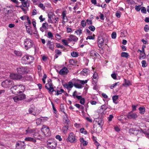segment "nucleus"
Returning <instances> with one entry per match:
<instances>
[{
	"mask_svg": "<svg viewBox=\"0 0 149 149\" xmlns=\"http://www.w3.org/2000/svg\"><path fill=\"white\" fill-rule=\"evenodd\" d=\"M34 60V58L32 56L26 55L22 58L21 63L23 64L29 65L33 63Z\"/></svg>",
	"mask_w": 149,
	"mask_h": 149,
	"instance_id": "obj_1",
	"label": "nucleus"
},
{
	"mask_svg": "<svg viewBox=\"0 0 149 149\" xmlns=\"http://www.w3.org/2000/svg\"><path fill=\"white\" fill-rule=\"evenodd\" d=\"M129 133L131 135H136L139 137L143 136V131L141 129L139 130L136 128H131L129 130Z\"/></svg>",
	"mask_w": 149,
	"mask_h": 149,
	"instance_id": "obj_2",
	"label": "nucleus"
},
{
	"mask_svg": "<svg viewBox=\"0 0 149 149\" xmlns=\"http://www.w3.org/2000/svg\"><path fill=\"white\" fill-rule=\"evenodd\" d=\"M24 48L26 50L30 49L34 45L33 41L29 38H27L24 40Z\"/></svg>",
	"mask_w": 149,
	"mask_h": 149,
	"instance_id": "obj_3",
	"label": "nucleus"
},
{
	"mask_svg": "<svg viewBox=\"0 0 149 149\" xmlns=\"http://www.w3.org/2000/svg\"><path fill=\"white\" fill-rule=\"evenodd\" d=\"M47 148L48 149H54L56 148L57 142L55 140L51 139L48 140L47 142Z\"/></svg>",
	"mask_w": 149,
	"mask_h": 149,
	"instance_id": "obj_4",
	"label": "nucleus"
},
{
	"mask_svg": "<svg viewBox=\"0 0 149 149\" xmlns=\"http://www.w3.org/2000/svg\"><path fill=\"white\" fill-rule=\"evenodd\" d=\"M1 85L4 88H9L14 85V82L10 79H6L2 82Z\"/></svg>",
	"mask_w": 149,
	"mask_h": 149,
	"instance_id": "obj_5",
	"label": "nucleus"
},
{
	"mask_svg": "<svg viewBox=\"0 0 149 149\" xmlns=\"http://www.w3.org/2000/svg\"><path fill=\"white\" fill-rule=\"evenodd\" d=\"M17 72L19 74H25L29 72L28 67L20 66L17 68Z\"/></svg>",
	"mask_w": 149,
	"mask_h": 149,
	"instance_id": "obj_6",
	"label": "nucleus"
},
{
	"mask_svg": "<svg viewBox=\"0 0 149 149\" xmlns=\"http://www.w3.org/2000/svg\"><path fill=\"white\" fill-rule=\"evenodd\" d=\"M67 142L71 143H76L77 142V139L75 138V136L72 132H70L69 134L68 138L66 139Z\"/></svg>",
	"mask_w": 149,
	"mask_h": 149,
	"instance_id": "obj_7",
	"label": "nucleus"
},
{
	"mask_svg": "<svg viewBox=\"0 0 149 149\" xmlns=\"http://www.w3.org/2000/svg\"><path fill=\"white\" fill-rule=\"evenodd\" d=\"M26 146V144L24 141H18L16 144L15 149H25Z\"/></svg>",
	"mask_w": 149,
	"mask_h": 149,
	"instance_id": "obj_8",
	"label": "nucleus"
},
{
	"mask_svg": "<svg viewBox=\"0 0 149 149\" xmlns=\"http://www.w3.org/2000/svg\"><path fill=\"white\" fill-rule=\"evenodd\" d=\"M41 130L46 136L48 137L51 135V132L48 127L46 126H43Z\"/></svg>",
	"mask_w": 149,
	"mask_h": 149,
	"instance_id": "obj_9",
	"label": "nucleus"
},
{
	"mask_svg": "<svg viewBox=\"0 0 149 149\" xmlns=\"http://www.w3.org/2000/svg\"><path fill=\"white\" fill-rule=\"evenodd\" d=\"M26 98V95L24 94L15 96L13 97V99L15 102H17L19 101L22 100Z\"/></svg>",
	"mask_w": 149,
	"mask_h": 149,
	"instance_id": "obj_10",
	"label": "nucleus"
},
{
	"mask_svg": "<svg viewBox=\"0 0 149 149\" xmlns=\"http://www.w3.org/2000/svg\"><path fill=\"white\" fill-rule=\"evenodd\" d=\"M108 41L107 39L106 40L104 39L102 36H99L98 37L97 40V42L98 44V47L100 48H101L103 45L104 41L107 43L106 42Z\"/></svg>",
	"mask_w": 149,
	"mask_h": 149,
	"instance_id": "obj_11",
	"label": "nucleus"
},
{
	"mask_svg": "<svg viewBox=\"0 0 149 149\" xmlns=\"http://www.w3.org/2000/svg\"><path fill=\"white\" fill-rule=\"evenodd\" d=\"M96 122H97L98 125L100 126V128H101V130H102V127L104 125V121L103 118L102 117H98L96 119V120H95Z\"/></svg>",
	"mask_w": 149,
	"mask_h": 149,
	"instance_id": "obj_12",
	"label": "nucleus"
},
{
	"mask_svg": "<svg viewBox=\"0 0 149 149\" xmlns=\"http://www.w3.org/2000/svg\"><path fill=\"white\" fill-rule=\"evenodd\" d=\"M10 77L11 79L14 80H18L22 78V76L21 75L15 73L10 74Z\"/></svg>",
	"mask_w": 149,
	"mask_h": 149,
	"instance_id": "obj_13",
	"label": "nucleus"
},
{
	"mask_svg": "<svg viewBox=\"0 0 149 149\" xmlns=\"http://www.w3.org/2000/svg\"><path fill=\"white\" fill-rule=\"evenodd\" d=\"M126 116L129 119H135L138 117L136 113H132V111L129 112L127 114Z\"/></svg>",
	"mask_w": 149,
	"mask_h": 149,
	"instance_id": "obj_14",
	"label": "nucleus"
},
{
	"mask_svg": "<svg viewBox=\"0 0 149 149\" xmlns=\"http://www.w3.org/2000/svg\"><path fill=\"white\" fill-rule=\"evenodd\" d=\"M68 72V68L66 67H64L60 70L59 73L61 75H66Z\"/></svg>",
	"mask_w": 149,
	"mask_h": 149,
	"instance_id": "obj_15",
	"label": "nucleus"
},
{
	"mask_svg": "<svg viewBox=\"0 0 149 149\" xmlns=\"http://www.w3.org/2000/svg\"><path fill=\"white\" fill-rule=\"evenodd\" d=\"M78 39V38L73 35H70L69 36V38H67V40L70 41L76 42Z\"/></svg>",
	"mask_w": 149,
	"mask_h": 149,
	"instance_id": "obj_16",
	"label": "nucleus"
},
{
	"mask_svg": "<svg viewBox=\"0 0 149 149\" xmlns=\"http://www.w3.org/2000/svg\"><path fill=\"white\" fill-rule=\"evenodd\" d=\"M47 45L48 46L49 49L52 51L54 50V45L53 42H51L50 40H48L47 44Z\"/></svg>",
	"mask_w": 149,
	"mask_h": 149,
	"instance_id": "obj_17",
	"label": "nucleus"
},
{
	"mask_svg": "<svg viewBox=\"0 0 149 149\" xmlns=\"http://www.w3.org/2000/svg\"><path fill=\"white\" fill-rule=\"evenodd\" d=\"M93 81L92 82H94L95 84L97 83L98 78V76L96 73H95L93 76Z\"/></svg>",
	"mask_w": 149,
	"mask_h": 149,
	"instance_id": "obj_18",
	"label": "nucleus"
},
{
	"mask_svg": "<svg viewBox=\"0 0 149 149\" xmlns=\"http://www.w3.org/2000/svg\"><path fill=\"white\" fill-rule=\"evenodd\" d=\"M90 72V70L89 69L87 68H84L83 70L81 72V74H82L84 76H86L89 74Z\"/></svg>",
	"mask_w": 149,
	"mask_h": 149,
	"instance_id": "obj_19",
	"label": "nucleus"
},
{
	"mask_svg": "<svg viewBox=\"0 0 149 149\" xmlns=\"http://www.w3.org/2000/svg\"><path fill=\"white\" fill-rule=\"evenodd\" d=\"M25 140L26 141H31L33 143H35L36 141V139L34 138L29 137H26Z\"/></svg>",
	"mask_w": 149,
	"mask_h": 149,
	"instance_id": "obj_20",
	"label": "nucleus"
},
{
	"mask_svg": "<svg viewBox=\"0 0 149 149\" xmlns=\"http://www.w3.org/2000/svg\"><path fill=\"white\" fill-rule=\"evenodd\" d=\"M68 126L67 125L63 126L62 128V131L64 134H66L68 132Z\"/></svg>",
	"mask_w": 149,
	"mask_h": 149,
	"instance_id": "obj_21",
	"label": "nucleus"
},
{
	"mask_svg": "<svg viewBox=\"0 0 149 149\" xmlns=\"http://www.w3.org/2000/svg\"><path fill=\"white\" fill-rule=\"evenodd\" d=\"M90 56L92 57H93V58H96V54H97V52L94 50H92L90 52Z\"/></svg>",
	"mask_w": 149,
	"mask_h": 149,
	"instance_id": "obj_22",
	"label": "nucleus"
},
{
	"mask_svg": "<svg viewBox=\"0 0 149 149\" xmlns=\"http://www.w3.org/2000/svg\"><path fill=\"white\" fill-rule=\"evenodd\" d=\"M14 53L16 55L18 56L21 57L22 55V52L20 51L15 50Z\"/></svg>",
	"mask_w": 149,
	"mask_h": 149,
	"instance_id": "obj_23",
	"label": "nucleus"
},
{
	"mask_svg": "<svg viewBox=\"0 0 149 149\" xmlns=\"http://www.w3.org/2000/svg\"><path fill=\"white\" fill-rule=\"evenodd\" d=\"M139 113L141 114H143L145 111V108L144 107H141L139 108Z\"/></svg>",
	"mask_w": 149,
	"mask_h": 149,
	"instance_id": "obj_24",
	"label": "nucleus"
},
{
	"mask_svg": "<svg viewBox=\"0 0 149 149\" xmlns=\"http://www.w3.org/2000/svg\"><path fill=\"white\" fill-rule=\"evenodd\" d=\"M124 82L125 83V84H123V85L124 86H125V85L129 86L132 85L131 83L130 80H127L125 79H124Z\"/></svg>",
	"mask_w": 149,
	"mask_h": 149,
	"instance_id": "obj_25",
	"label": "nucleus"
},
{
	"mask_svg": "<svg viewBox=\"0 0 149 149\" xmlns=\"http://www.w3.org/2000/svg\"><path fill=\"white\" fill-rule=\"evenodd\" d=\"M26 31L27 33L29 34L31 36L32 35V33L31 31V27L30 26H25Z\"/></svg>",
	"mask_w": 149,
	"mask_h": 149,
	"instance_id": "obj_26",
	"label": "nucleus"
},
{
	"mask_svg": "<svg viewBox=\"0 0 149 149\" xmlns=\"http://www.w3.org/2000/svg\"><path fill=\"white\" fill-rule=\"evenodd\" d=\"M40 136V135L38 132L34 133L33 134V136L34 138H35L36 140L37 139L40 140V138L38 137V136Z\"/></svg>",
	"mask_w": 149,
	"mask_h": 149,
	"instance_id": "obj_27",
	"label": "nucleus"
},
{
	"mask_svg": "<svg viewBox=\"0 0 149 149\" xmlns=\"http://www.w3.org/2000/svg\"><path fill=\"white\" fill-rule=\"evenodd\" d=\"M74 86L76 88L79 89L83 87L81 84L77 83H74Z\"/></svg>",
	"mask_w": 149,
	"mask_h": 149,
	"instance_id": "obj_28",
	"label": "nucleus"
},
{
	"mask_svg": "<svg viewBox=\"0 0 149 149\" xmlns=\"http://www.w3.org/2000/svg\"><path fill=\"white\" fill-rule=\"evenodd\" d=\"M121 56L123 57L127 58L129 56V54L128 53L123 52L121 54Z\"/></svg>",
	"mask_w": 149,
	"mask_h": 149,
	"instance_id": "obj_29",
	"label": "nucleus"
},
{
	"mask_svg": "<svg viewBox=\"0 0 149 149\" xmlns=\"http://www.w3.org/2000/svg\"><path fill=\"white\" fill-rule=\"evenodd\" d=\"M45 120H43V119H42L41 118H38L36 120V123L37 125H40L41 123L42 122V121H44Z\"/></svg>",
	"mask_w": 149,
	"mask_h": 149,
	"instance_id": "obj_30",
	"label": "nucleus"
},
{
	"mask_svg": "<svg viewBox=\"0 0 149 149\" xmlns=\"http://www.w3.org/2000/svg\"><path fill=\"white\" fill-rule=\"evenodd\" d=\"M27 1H24L21 2L22 6L24 7H27V8L29 6V4L27 5Z\"/></svg>",
	"mask_w": 149,
	"mask_h": 149,
	"instance_id": "obj_31",
	"label": "nucleus"
},
{
	"mask_svg": "<svg viewBox=\"0 0 149 149\" xmlns=\"http://www.w3.org/2000/svg\"><path fill=\"white\" fill-rule=\"evenodd\" d=\"M79 54L78 52H73L71 53V55L73 57H76L78 56Z\"/></svg>",
	"mask_w": 149,
	"mask_h": 149,
	"instance_id": "obj_32",
	"label": "nucleus"
},
{
	"mask_svg": "<svg viewBox=\"0 0 149 149\" xmlns=\"http://www.w3.org/2000/svg\"><path fill=\"white\" fill-rule=\"evenodd\" d=\"M34 110L35 109L33 108L30 107L29 108L28 111L29 113L30 114H31L33 115H35L36 114V113L34 114V113H33V112L34 111Z\"/></svg>",
	"mask_w": 149,
	"mask_h": 149,
	"instance_id": "obj_33",
	"label": "nucleus"
},
{
	"mask_svg": "<svg viewBox=\"0 0 149 149\" xmlns=\"http://www.w3.org/2000/svg\"><path fill=\"white\" fill-rule=\"evenodd\" d=\"M63 117V118L65 121V123L67 125H68V123L69 122L70 120L68 118V115L67 114V115Z\"/></svg>",
	"mask_w": 149,
	"mask_h": 149,
	"instance_id": "obj_34",
	"label": "nucleus"
},
{
	"mask_svg": "<svg viewBox=\"0 0 149 149\" xmlns=\"http://www.w3.org/2000/svg\"><path fill=\"white\" fill-rule=\"evenodd\" d=\"M53 15L54 16H55L54 13L52 12H49L48 14V17L49 19H50V21H52V20L51 19L52 18Z\"/></svg>",
	"mask_w": 149,
	"mask_h": 149,
	"instance_id": "obj_35",
	"label": "nucleus"
},
{
	"mask_svg": "<svg viewBox=\"0 0 149 149\" xmlns=\"http://www.w3.org/2000/svg\"><path fill=\"white\" fill-rule=\"evenodd\" d=\"M141 12L142 13L146 14L147 13L146 9L145 7H141Z\"/></svg>",
	"mask_w": 149,
	"mask_h": 149,
	"instance_id": "obj_36",
	"label": "nucleus"
},
{
	"mask_svg": "<svg viewBox=\"0 0 149 149\" xmlns=\"http://www.w3.org/2000/svg\"><path fill=\"white\" fill-rule=\"evenodd\" d=\"M18 86L20 87L21 89L22 90V91H19V93H22V92H23L25 89V86L22 84H19L18 85Z\"/></svg>",
	"mask_w": 149,
	"mask_h": 149,
	"instance_id": "obj_37",
	"label": "nucleus"
},
{
	"mask_svg": "<svg viewBox=\"0 0 149 149\" xmlns=\"http://www.w3.org/2000/svg\"><path fill=\"white\" fill-rule=\"evenodd\" d=\"M141 64L142 67L143 68H145L146 67L147 65L146 62L145 60L142 61H141Z\"/></svg>",
	"mask_w": 149,
	"mask_h": 149,
	"instance_id": "obj_38",
	"label": "nucleus"
},
{
	"mask_svg": "<svg viewBox=\"0 0 149 149\" xmlns=\"http://www.w3.org/2000/svg\"><path fill=\"white\" fill-rule=\"evenodd\" d=\"M51 104L52 105V109H53V110L54 111V113L55 114H56L57 112V111L54 107V104L53 103V102H51Z\"/></svg>",
	"mask_w": 149,
	"mask_h": 149,
	"instance_id": "obj_39",
	"label": "nucleus"
},
{
	"mask_svg": "<svg viewBox=\"0 0 149 149\" xmlns=\"http://www.w3.org/2000/svg\"><path fill=\"white\" fill-rule=\"evenodd\" d=\"M88 28L89 30L93 32L94 31L95 29L94 26L93 25L89 26L88 27Z\"/></svg>",
	"mask_w": 149,
	"mask_h": 149,
	"instance_id": "obj_40",
	"label": "nucleus"
},
{
	"mask_svg": "<svg viewBox=\"0 0 149 149\" xmlns=\"http://www.w3.org/2000/svg\"><path fill=\"white\" fill-rule=\"evenodd\" d=\"M107 109V107L106 105L104 104L101 106L100 109H102L103 111H105Z\"/></svg>",
	"mask_w": 149,
	"mask_h": 149,
	"instance_id": "obj_41",
	"label": "nucleus"
},
{
	"mask_svg": "<svg viewBox=\"0 0 149 149\" xmlns=\"http://www.w3.org/2000/svg\"><path fill=\"white\" fill-rule=\"evenodd\" d=\"M60 109L61 111L65 115H67V113L64 111L65 109L63 105L60 106Z\"/></svg>",
	"mask_w": 149,
	"mask_h": 149,
	"instance_id": "obj_42",
	"label": "nucleus"
},
{
	"mask_svg": "<svg viewBox=\"0 0 149 149\" xmlns=\"http://www.w3.org/2000/svg\"><path fill=\"white\" fill-rule=\"evenodd\" d=\"M92 84L94 85V86L93 88V89L94 90H95L96 91L98 90V86L97 85V83L95 84L94 82H92Z\"/></svg>",
	"mask_w": 149,
	"mask_h": 149,
	"instance_id": "obj_43",
	"label": "nucleus"
},
{
	"mask_svg": "<svg viewBox=\"0 0 149 149\" xmlns=\"http://www.w3.org/2000/svg\"><path fill=\"white\" fill-rule=\"evenodd\" d=\"M118 95H115L112 97V99L114 102L115 103V101L118 99Z\"/></svg>",
	"mask_w": 149,
	"mask_h": 149,
	"instance_id": "obj_44",
	"label": "nucleus"
},
{
	"mask_svg": "<svg viewBox=\"0 0 149 149\" xmlns=\"http://www.w3.org/2000/svg\"><path fill=\"white\" fill-rule=\"evenodd\" d=\"M80 132L81 133L86 134H87V132L84 128H81L80 130Z\"/></svg>",
	"mask_w": 149,
	"mask_h": 149,
	"instance_id": "obj_45",
	"label": "nucleus"
},
{
	"mask_svg": "<svg viewBox=\"0 0 149 149\" xmlns=\"http://www.w3.org/2000/svg\"><path fill=\"white\" fill-rule=\"evenodd\" d=\"M48 26V24L47 22H45L42 24V27L44 28L45 29H47V26Z\"/></svg>",
	"mask_w": 149,
	"mask_h": 149,
	"instance_id": "obj_46",
	"label": "nucleus"
},
{
	"mask_svg": "<svg viewBox=\"0 0 149 149\" xmlns=\"http://www.w3.org/2000/svg\"><path fill=\"white\" fill-rule=\"evenodd\" d=\"M17 86H18V85L15 86H13H13H11L10 87L11 90L13 92V91H15L17 89Z\"/></svg>",
	"mask_w": 149,
	"mask_h": 149,
	"instance_id": "obj_47",
	"label": "nucleus"
},
{
	"mask_svg": "<svg viewBox=\"0 0 149 149\" xmlns=\"http://www.w3.org/2000/svg\"><path fill=\"white\" fill-rule=\"evenodd\" d=\"M119 82H117L116 83H115L111 85L110 86V88L111 89H113L115 87V86H117L118 85H118H119Z\"/></svg>",
	"mask_w": 149,
	"mask_h": 149,
	"instance_id": "obj_48",
	"label": "nucleus"
},
{
	"mask_svg": "<svg viewBox=\"0 0 149 149\" xmlns=\"http://www.w3.org/2000/svg\"><path fill=\"white\" fill-rule=\"evenodd\" d=\"M81 26L84 28L86 26V22L85 20H82L81 21Z\"/></svg>",
	"mask_w": 149,
	"mask_h": 149,
	"instance_id": "obj_49",
	"label": "nucleus"
},
{
	"mask_svg": "<svg viewBox=\"0 0 149 149\" xmlns=\"http://www.w3.org/2000/svg\"><path fill=\"white\" fill-rule=\"evenodd\" d=\"M141 7L140 5H136L135 7V10L138 11H139L141 10Z\"/></svg>",
	"mask_w": 149,
	"mask_h": 149,
	"instance_id": "obj_50",
	"label": "nucleus"
},
{
	"mask_svg": "<svg viewBox=\"0 0 149 149\" xmlns=\"http://www.w3.org/2000/svg\"><path fill=\"white\" fill-rule=\"evenodd\" d=\"M111 38L112 39H115L116 37V32H113L111 34Z\"/></svg>",
	"mask_w": 149,
	"mask_h": 149,
	"instance_id": "obj_51",
	"label": "nucleus"
},
{
	"mask_svg": "<svg viewBox=\"0 0 149 149\" xmlns=\"http://www.w3.org/2000/svg\"><path fill=\"white\" fill-rule=\"evenodd\" d=\"M75 32L77 35H80L82 33V30L80 29L77 30Z\"/></svg>",
	"mask_w": 149,
	"mask_h": 149,
	"instance_id": "obj_52",
	"label": "nucleus"
},
{
	"mask_svg": "<svg viewBox=\"0 0 149 149\" xmlns=\"http://www.w3.org/2000/svg\"><path fill=\"white\" fill-rule=\"evenodd\" d=\"M26 131L27 133L31 134L34 132V130L32 129H28L26 130Z\"/></svg>",
	"mask_w": 149,
	"mask_h": 149,
	"instance_id": "obj_53",
	"label": "nucleus"
},
{
	"mask_svg": "<svg viewBox=\"0 0 149 149\" xmlns=\"http://www.w3.org/2000/svg\"><path fill=\"white\" fill-rule=\"evenodd\" d=\"M47 37L49 38H51L53 37L52 33L50 31L48 32L47 33Z\"/></svg>",
	"mask_w": 149,
	"mask_h": 149,
	"instance_id": "obj_54",
	"label": "nucleus"
},
{
	"mask_svg": "<svg viewBox=\"0 0 149 149\" xmlns=\"http://www.w3.org/2000/svg\"><path fill=\"white\" fill-rule=\"evenodd\" d=\"M121 13L120 11H117L116 13V15L118 18H120V17Z\"/></svg>",
	"mask_w": 149,
	"mask_h": 149,
	"instance_id": "obj_55",
	"label": "nucleus"
},
{
	"mask_svg": "<svg viewBox=\"0 0 149 149\" xmlns=\"http://www.w3.org/2000/svg\"><path fill=\"white\" fill-rule=\"evenodd\" d=\"M56 47L58 48L63 49V48H64L63 45H61L59 43H56Z\"/></svg>",
	"mask_w": 149,
	"mask_h": 149,
	"instance_id": "obj_56",
	"label": "nucleus"
},
{
	"mask_svg": "<svg viewBox=\"0 0 149 149\" xmlns=\"http://www.w3.org/2000/svg\"><path fill=\"white\" fill-rule=\"evenodd\" d=\"M62 16L63 17V20L65 19V18L66 17L67 19V18L66 15V13L65 11H63L62 13Z\"/></svg>",
	"mask_w": 149,
	"mask_h": 149,
	"instance_id": "obj_57",
	"label": "nucleus"
},
{
	"mask_svg": "<svg viewBox=\"0 0 149 149\" xmlns=\"http://www.w3.org/2000/svg\"><path fill=\"white\" fill-rule=\"evenodd\" d=\"M144 30L146 32H147L149 30V27L147 25H146L145 26L144 28Z\"/></svg>",
	"mask_w": 149,
	"mask_h": 149,
	"instance_id": "obj_58",
	"label": "nucleus"
},
{
	"mask_svg": "<svg viewBox=\"0 0 149 149\" xmlns=\"http://www.w3.org/2000/svg\"><path fill=\"white\" fill-rule=\"evenodd\" d=\"M114 129L115 131L117 132H119L120 130V129L118 127L117 125H116V126H114Z\"/></svg>",
	"mask_w": 149,
	"mask_h": 149,
	"instance_id": "obj_59",
	"label": "nucleus"
},
{
	"mask_svg": "<svg viewBox=\"0 0 149 149\" xmlns=\"http://www.w3.org/2000/svg\"><path fill=\"white\" fill-rule=\"evenodd\" d=\"M113 117V116L112 114H110L109 115V116L108 118V121H111L112 120V118Z\"/></svg>",
	"mask_w": 149,
	"mask_h": 149,
	"instance_id": "obj_60",
	"label": "nucleus"
},
{
	"mask_svg": "<svg viewBox=\"0 0 149 149\" xmlns=\"http://www.w3.org/2000/svg\"><path fill=\"white\" fill-rule=\"evenodd\" d=\"M80 103L84 105L85 102V99L83 98L80 100Z\"/></svg>",
	"mask_w": 149,
	"mask_h": 149,
	"instance_id": "obj_61",
	"label": "nucleus"
},
{
	"mask_svg": "<svg viewBox=\"0 0 149 149\" xmlns=\"http://www.w3.org/2000/svg\"><path fill=\"white\" fill-rule=\"evenodd\" d=\"M39 7L40 8H42V10H44L45 8V7L44 6V5L42 3H40L39 5Z\"/></svg>",
	"mask_w": 149,
	"mask_h": 149,
	"instance_id": "obj_62",
	"label": "nucleus"
},
{
	"mask_svg": "<svg viewBox=\"0 0 149 149\" xmlns=\"http://www.w3.org/2000/svg\"><path fill=\"white\" fill-rule=\"evenodd\" d=\"M69 88H71L73 86V84L72 81H69L68 83Z\"/></svg>",
	"mask_w": 149,
	"mask_h": 149,
	"instance_id": "obj_63",
	"label": "nucleus"
},
{
	"mask_svg": "<svg viewBox=\"0 0 149 149\" xmlns=\"http://www.w3.org/2000/svg\"><path fill=\"white\" fill-rule=\"evenodd\" d=\"M87 23L88 25H92L93 24V22L91 20L87 19L86 20Z\"/></svg>",
	"mask_w": 149,
	"mask_h": 149,
	"instance_id": "obj_64",
	"label": "nucleus"
}]
</instances>
